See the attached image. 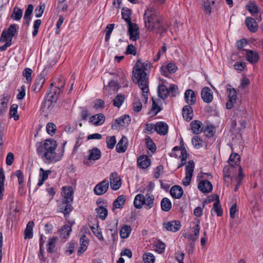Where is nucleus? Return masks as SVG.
Returning a JSON list of instances; mask_svg holds the SVG:
<instances>
[{"label": "nucleus", "instance_id": "1", "mask_svg": "<svg viewBox=\"0 0 263 263\" xmlns=\"http://www.w3.org/2000/svg\"><path fill=\"white\" fill-rule=\"evenodd\" d=\"M151 67V63L148 61L142 62L141 60H137L133 71V81L138 84L142 90L143 97L147 101L148 99V77L145 71Z\"/></svg>", "mask_w": 263, "mask_h": 263}, {"label": "nucleus", "instance_id": "2", "mask_svg": "<svg viewBox=\"0 0 263 263\" xmlns=\"http://www.w3.org/2000/svg\"><path fill=\"white\" fill-rule=\"evenodd\" d=\"M145 27L152 30L155 29L159 32L165 30V27L161 21L159 13L156 8L149 7L145 10L143 15Z\"/></svg>", "mask_w": 263, "mask_h": 263}, {"label": "nucleus", "instance_id": "3", "mask_svg": "<svg viewBox=\"0 0 263 263\" xmlns=\"http://www.w3.org/2000/svg\"><path fill=\"white\" fill-rule=\"evenodd\" d=\"M36 152L43 161L51 163L56 161L55 149L57 147L56 142L51 140H46L44 143H40Z\"/></svg>", "mask_w": 263, "mask_h": 263}, {"label": "nucleus", "instance_id": "4", "mask_svg": "<svg viewBox=\"0 0 263 263\" xmlns=\"http://www.w3.org/2000/svg\"><path fill=\"white\" fill-rule=\"evenodd\" d=\"M73 194L71 187H63V198L59 203L58 208L60 212L63 213L65 216L69 215L73 209L71 205L73 201Z\"/></svg>", "mask_w": 263, "mask_h": 263}, {"label": "nucleus", "instance_id": "5", "mask_svg": "<svg viewBox=\"0 0 263 263\" xmlns=\"http://www.w3.org/2000/svg\"><path fill=\"white\" fill-rule=\"evenodd\" d=\"M64 85V83H62L61 85L59 84L57 87L50 88L47 94L48 100H46L42 104V108L43 111L48 112L50 108L52 107V102L58 99L59 95L62 91Z\"/></svg>", "mask_w": 263, "mask_h": 263}, {"label": "nucleus", "instance_id": "6", "mask_svg": "<svg viewBox=\"0 0 263 263\" xmlns=\"http://www.w3.org/2000/svg\"><path fill=\"white\" fill-rule=\"evenodd\" d=\"M195 163L193 160L188 161L187 164L185 166V177L182 180L183 184L187 186L191 182L193 175Z\"/></svg>", "mask_w": 263, "mask_h": 263}, {"label": "nucleus", "instance_id": "7", "mask_svg": "<svg viewBox=\"0 0 263 263\" xmlns=\"http://www.w3.org/2000/svg\"><path fill=\"white\" fill-rule=\"evenodd\" d=\"M46 73L43 71L41 74L38 76L34 81V83L32 86V90L35 92H39L42 89L45 81Z\"/></svg>", "mask_w": 263, "mask_h": 263}, {"label": "nucleus", "instance_id": "8", "mask_svg": "<svg viewBox=\"0 0 263 263\" xmlns=\"http://www.w3.org/2000/svg\"><path fill=\"white\" fill-rule=\"evenodd\" d=\"M108 187V181L107 180H104L95 186L93 191L96 195H102L107 192Z\"/></svg>", "mask_w": 263, "mask_h": 263}, {"label": "nucleus", "instance_id": "9", "mask_svg": "<svg viewBox=\"0 0 263 263\" xmlns=\"http://www.w3.org/2000/svg\"><path fill=\"white\" fill-rule=\"evenodd\" d=\"M110 184L111 188L115 191L118 190L121 187V180L116 172H113L110 174Z\"/></svg>", "mask_w": 263, "mask_h": 263}, {"label": "nucleus", "instance_id": "10", "mask_svg": "<svg viewBox=\"0 0 263 263\" xmlns=\"http://www.w3.org/2000/svg\"><path fill=\"white\" fill-rule=\"evenodd\" d=\"M128 25L129 39L135 41L139 37L138 32L139 27L136 24L133 23L128 24Z\"/></svg>", "mask_w": 263, "mask_h": 263}, {"label": "nucleus", "instance_id": "11", "mask_svg": "<svg viewBox=\"0 0 263 263\" xmlns=\"http://www.w3.org/2000/svg\"><path fill=\"white\" fill-rule=\"evenodd\" d=\"M101 157V152L100 150L97 148L94 147L89 151V155L88 156V160L84 161V163L86 165H89L88 161H96L99 159Z\"/></svg>", "mask_w": 263, "mask_h": 263}, {"label": "nucleus", "instance_id": "12", "mask_svg": "<svg viewBox=\"0 0 263 263\" xmlns=\"http://www.w3.org/2000/svg\"><path fill=\"white\" fill-rule=\"evenodd\" d=\"M244 50L246 52V59L250 63L255 64L258 62L259 60V55L257 51L248 49Z\"/></svg>", "mask_w": 263, "mask_h": 263}, {"label": "nucleus", "instance_id": "13", "mask_svg": "<svg viewBox=\"0 0 263 263\" xmlns=\"http://www.w3.org/2000/svg\"><path fill=\"white\" fill-rule=\"evenodd\" d=\"M201 96L202 100L205 103H210L213 101V92L208 87H205L202 89Z\"/></svg>", "mask_w": 263, "mask_h": 263}, {"label": "nucleus", "instance_id": "14", "mask_svg": "<svg viewBox=\"0 0 263 263\" xmlns=\"http://www.w3.org/2000/svg\"><path fill=\"white\" fill-rule=\"evenodd\" d=\"M9 99L10 96L7 94H3L0 97V116L6 112Z\"/></svg>", "mask_w": 263, "mask_h": 263}, {"label": "nucleus", "instance_id": "15", "mask_svg": "<svg viewBox=\"0 0 263 263\" xmlns=\"http://www.w3.org/2000/svg\"><path fill=\"white\" fill-rule=\"evenodd\" d=\"M105 120V117L103 114H98L90 117L89 122L95 126H99L103 124Z\"/></svg>", "mask_w": 263, "mask_h": 263}, {"label": "nucleus", "instance_id": "16", "mask_svg": "<svg viewBox=\"0 0 263 263\" xmlns=\"http://www.w3.org/2000/svg\"><path fill=\"white\" fill-rule=\"evenodd\" d=\"M138 166L142 169L148 167L151 164V160L146 155H141L137 159Z\"/></svg>", "mask_w": 263, "mask_h": 263}, {"label": "nucleus", "instance_id": "17", "mask_svg": "<svg viewBox=\"0 0 263 263\" xmlns=\"http://www.w3.org/2000/svg\"><path fill=\"white\" fill-rule=\"evenodd\" d=\"M165 228L169 231L176 232L178 231L181 227L180 222L179 221L175 220L167 222L164 223Z\"/></svg>", "mask_w": 263, "mask_h": 263}, {"label": "nucleus", "instance_id": "18", "mask_svg": "<svg viewBox=\"0 0 263 263\" xmlns=\"http://www.w3.org/2000/svg\"><path fill=\"white\" fill-rule=\"evenodd\" d=\"M155 130L159 135H165L167 133L168 125L163 122H158L155 125Z\"/></svg>", "mask_w": 263, "mask_h": 263}, {"label": "nucleus", "instance_id": "19", "mask_svg": "<svg viewBox=\"0 0 263 263\" xmlns=\"http://www.w3.org/2000/svg\"><path fill=\"white\" fill-rule=\"evenodd\" d=\"M198 188L202 193H209L212 191L213 186L209 181L203 180L199 183Z\"/></svg>", "mask_w": 263, "mask_h": 263}, {"label": "nucleus", "instance_id": "20", "mask_svg": "<svg viewBox=\"0 0 263 263\" xmlns=\"http://www.w3.org/2000/svg\"><path fill=\"white\" fill-rule=\"evenodd\" d=\"M128 147V140L125 136H123L116 146L117 153H121L126 151Z\"/></svg>", "mask_w": 263, "mask_h": 263}, {"label": "nucleus", "instance_id": "21", "mask_svg": "<svg viewBox=\"0 0 263 263\" xmlns=\"http://www.w3.org/2000/svg\"><path fill=\"white\" fill-rule=\"evenodd\" d=\"M184 99L188 104L193 105L196 102V96L194 92L190 89H187L184 93Z\"/></svg>", "mask_w": 263, "mask_h": 263}, {"label": "nucleus", "instance_id": "22", "mask_svg": "<svg viewBox=\"0 0 263 263\" xmlns=\"http://www.w3.org/2000/svg\"><path fill=\"white\" fill-rule=\"evenodd\" d=\"M246 24L248 29L252 32H255L258 29V25L255 18L251 17H246Z\"/></svg>", "mask_w": 263, "mask_h": 263}, {"label": "nucleus", "instance_id": "23", "mask_svg": "<svg viewBox=\"0 0 263 263\" xmlns=\"http://www.w3.org/2000/svg\"><path fill=\"white\" fill-rule=\"evenodd\" d=\"M183 194V189L178 185H174L170 190V194L174 198L179 199L181 197Z\"/></svg>", "mask_w": 263, "mask_h": 263}, {"label": "nucleus", "instance_id": "24", "mask_svg": "<svg viewBox=\"0 0 263 263\" xmlns=\"http://www.w3.org/2000/svg\"><path fill=\"white\" fill-rule=\"evenodd\" d=\"M51 173V171L50 170L45 171L43 168H40L37 185L39 186H41L44 183V181L48 178L49 175Z\"/></svg>", "mask_w": 263, "mask_h": 263}, {"label": "nucleus", "instance_id": "25", "mask_svg": "<svg viewBox=\"0 0 263 263\" xmlns=\"http://www.w3.org/2000/svg\"><path fill=\"white\" fill-rule=\"evenodd\" d=\"M88 239L85 235H82L80 238V247L78 250V254L79 255L83 253L87 248Z\"/></svg>", "mask_w": 263, "mask_h": 263}, {"label": "nucleus", "instance_id": "26", "mask_svg": "<svg viewBox=\"0 0 263 263\" xmlns=\"http://www.w3.org/2000/svg\"><path fill=\"white\" fill-rule=\"evenodd\" d=\"M145 201V198L142 194L137 195L134 199V204L136 209H141Z\"/></svg>", "mask_w": 263, "mask_h": 263}, {"label": "nucleus", "instance_id": "27", "mask_svg": "<svg viewBox=\"0 0 263 263\" xmlns=\"http://www.w3.org/2000/svg\"><path fill=\"white\" fill-rule=\"evenodd\" d=\"M130 122V118L128 115H124L120 118L117 119L115 120V123L119 126L123 127L127 126Z\"/></svg>", "mask_w": 263, "mask_h": 263}, {"label": "nucleus", "instance_id": "28", "mask_svg": "<svg viewBox=\"0 0 263 263\" xmlns=\"http://www.w3.org/2000/svg\"><path fill=\"white\" fill-rule=\"evenodd\" d=\"M182 116L186 121H190L193 118V110L190 105H186L182 108Z\"/></svg>", "mask_w": 263, "mask_h": 263}, {"label": "nucleus", "instance_id": "29", "mask_svg": "<svg viewBox=\"0 0 263 263\" xmlns=\"http://www.w3.org/2000/svg\"><path fill=\"white\" fill-rule=\"evenodd\" d=\"M166 70H167L168 72H170V73H173L176 71V70H177V67L176 65L173 63H168L166 67H161V73L165 76H166L167 74Z\"/></svg>", "mask_w": 263, "mask_h": 263}, {"label": "nucleus", "instance_id": "30", "mask_svg": "<svg viewBox=\"0 0 263 263\" xmlns=\"http://www.w3.org/2000/svg\"><path fill=\"white\" fill-rule=\"evenodd\" d=\"M240 157L236 153H232L229 158L228 162L230 166L234 167L239 164Z\"/></svg>", "mask_w": 263, "mask_h": 263}, {"label": "nucleus", "instance_id": "31", "mask_svg": "<svg viewBox=\"0 0 263 263\" xmlns=\"http://www.w3.org/2000/svg\"><path fill=\"white\" fill-rule=\"evenodd\" d=\"M202 124L200 121L198 120L193 121L191 123V129L193 133L196 134L200 133L202 131Z\"/></svg>", "mask_w": 263, "mask_h": 263}, {"label": "nucleus", "instance_id": "32", "mask_svg": "<svg viewBox=\"0 0 263 263\" xmlns=\"http://www.w3.org/2000/svg\"><path fill=\"white\" fill-rule=\"evenodd\" d=\"M57 240V237L53 236L50 238L47 243V251L49 253L54 252V249L55 247V243Z\"/></svg>", "mask_w": 263, "mask_h": 263}, {"label": "nucleus", "instance_id": "33", "mask_svg": "<svg viewBox=\"0 0 263 263\" xmlns=\"http://www.w3.org/2000/svg\"><path fill=\"white\" fill-rule=\"evenodd\" d=\"M126 201L125 196L123 195L119 196L113 203L114 207L117 209H122Z\"/></svg>", "mask_w": 263, "mask_h": 263}, {"label": "nucleus", "instance_id": "34", "mask_svg": "<svg viewBox=\"0 0 263 263\" xmlns=\"http://www.w3.org/2000/svg\"><path fill=\"white\" fill-rule=\"evenodd\" d=\"M159 97L163 100L165 99L168 94V88L164 85H159L158 88Z\"/></svg>", "mask_w": 263, "mask_h": 263}, {"label": "nucleus", "instance_id": "35", "mask_svg": "<svg viewBox=\"0 0 263 263\" xmlns=\"http://www.w3.org/2000/svg\"><path fill=\"white\" fill-rule=\"evenodd\" d=\"M162 210L165 212L169 211L172 208V202L167 198H163L161 201Z\"/></svg>", "mask_w": 263, "mask_h": 263}, {"label": "nucleus", "instance_id": "36", "mask_svg": "<svg viewBox=\"0 0 263 263\" xmlns=\"http://www.w3.org/2000/svg\"><path fill=\"white\" fill-rule=\"evenodd\" d=\"M23 15V10L17 7H14L12 13L11 15L12 19L15 21L21 20Z\"/></svg>", "mask_w": 263, "mask_h": 263}, {"label": "nucleus", "instance_id": "37", "mask_svg": "<svg viewBox=\"0 0 263 263\" xmlns=\"http://www.w3.org/2000/svg\"><path fill=\"white\" fill-rule=\"evenodd\" d=\"M132 229L129 226L124 225L120 230V234L122 238H127L130 234Z\"/></svg>", "mask_w": 263, "mask_h": 263}, {"label": "nucleus", "instance_id": "38", "mask_svg": "<svg viewBox=\"0 0 263 263\" xmlns=\"http://www.w3.org/2000/svg\"><path fill=\"white\" fill-rule=\"evenodd\" d=\"M131 15V11L127 8H123L122 9V18L129 24L132 23L130 16Z\"/></svg>", "mask_w": 263, "mask_h": 263}, {"label": "nucleus", "instance_id": "39", "mask_svg": "<svg viewBox=\"0 0 263 263\" xmlns=\"http://www.w3.org/2000/svg\"><path fill=\"white\" fill-rule=\"evenodd\" d=\"M230 84L227 85V92L228 93V98L231 101H235L236 99V91L233 88H231Z\"/></svg>", "mask_w": 263, "mask_h": 263}, {"label": "nucleus", "instance_id": "40", "mask_svg": "<svg viewBox=\"0 0 263 263\" xmlns=\"http://www.w3.org/2000/svg\"><path fill=\"white\" fill-rule=\"evenodd\" d=\"M145 198V201L144 205L145 208L146 209H150L153 206L154 197L153 195H146Z\"/></svg>", "mask_w": 263, "mask_h": 263}, {"label": "nucleus", "instance_id": "41", "mask_svg": "<svg viewBox=\"0 0 263 263\" xmlns=\"http://www.w3.org/2000/svg\"><path fill=\"white\" fill-rule=\"evenodd\" d=\"M125 97L122 94L118 95L113 100V105L119 108L124 101Z\"/></svg>", "mask_w": 263, "mask_h": 263}, {"label": "nucleus", "instance_id": "42", "mask_svg": "<svg viewBox=\"0 0 263 263\" xmlns=\"http://www.w3.org/2000/svg\"><path fill=\"white\" fill-rule=\"evenodd\" d=\"M71 231V228L70 226L68 225H64L60 230V233L61 237L64 238H66L69 235Z\"/></svg>", "mask_w": 263, "mask_h": 263}, {"label": "nucleus", "instance_id": "43", "mask_svg": "<svg viewBox=\"0 0 263 263\" xmlns=\"http://www.w3.org/2000/svg\"><path fill=\"white\" fill-rule=\"evenodd\" d=\"M97 216L101 220H105L107 216L108 211L106 208H97L96 209Z\"/></svg>", "mask_w": 263, "mask_h": 263}, {"label": "nucleus", "instance_id": "44", "mask_svg": "<svg viewBox=\"0 0 263 263\" xmlns=\"http://www.w3.org/2000/svg\"><path fill=\"white\" fill-rule=\"evenodd\" d=\"M145 142L146 144L147 148L149 151H151L152 153L156 151V146L152 139L149 136H146L145 138Z\"/></svg>", "mask_w": 263, "mask_h": 263}, {"label": "nucleus", "instance_id": "45", "mask_svg": "<svg viewBox=\"0 0 263 263\" xmlns=\"http://www.w3.org/2000/svg\"><path fill=\"white\" fill-rule=\"evenodd\" d=\"M187 153L185 148H183L181 149V155L179 156L181 159V163L178 166V168L183 166L186 162L187 159Z\"/></svg>", "mask_w": 263, "mask_h": 263}, {"label": "nucleus", "instance_id": "46", "mask_svg": "<svg viewBox=\"0 0 263 263\" xmlns=\"http://www.w3.org/2000/svg\"><path fill=\"white\" fill-rule=\"evenodd\" d=\"M17 105L14 104L12 105L10 109V116L11 117H13L15 121L17 120L19 118V116L17 115Z\"/></svg>", "mask_w": 263, "mask_h": 263}, {"label": "nucleus", "instance_id": "47", "mask_svg": "<svg viewBox=\"0 0 263 263\" xmlns=\"http://www.w3.org/2000/svg\"><path fill=\"white\" fill-rule=\"evenodd\" d=\"M192 142L194 146L196 148H200L202 146V140L199 136H194L192 138Z\"/></svg>", "mask_w": 263, "mask_h": 263}, {"label": "nucleus", "instance_id": "48", "mask_svg": "<svg viewBox=\"0 0 263 263\" xmlns=\"http://www.w3.org/2000/svg\"><path fill=\"white\" fill-rule=\"evenodd\" d=\"M116 143V137L115 136L107 137L106 138L107 146L109 149H113Z\"/></svg>", "mask_w": 263, "mask_h": 263}, {"label": "nucleus", "instance_id": "49", "mask_svg": "<svg viewBox=\"0 0 263 263\" xmlns=\"http://www.w3.org/2000/svg\"><path fill=\"white\" fill-rule=\"evenodd\" d=\"M91 229L95 234V235L100 240H103V237L102 235L101 229L99 227L98 225L97 226V227L95 228L94 227H91Z\"/></svg>", "mask_w": 263, "mask_h": 263}, {"label": "nucleus", "instance_id": "50", "mask_svg": "<svg viewBox=\"0 0 263 263\" xmlns=\"http://www.w3.org/2000/svg\"><path fill=\"white\" fill-rule=\"evenodd\" d=\"M248 10L252 14L254 15L255 13L258 12V8L257 5L252 2H250L247 5Z\"/></svg>", "mask_w": 263, "mask_h": 263}, {"label": "nucleus", "instance_id": "51", "mask_svg": "<svg viewBox=\"0 0 263 263\" xmlns=\"http://www.w3.org/2000/svg\"><path fill=\"white\" fill-rule=\"evenodd\" d=\"M142 103L138 98H135L133 103V108L135 112H139L142 109Z\"/></svg>", "mask_w": 263, "mask_h": 263}, {"label": "nucleus", "instance_id": "52", "mask_svg": "<svg viewBox=\"0 0 263 263\" xmlns=\"http://www.w3.org/2000/svg\"><path fill=\"white\" fill-rule=\"evenodd\" d=\"M153 103L152 105V112H154V115H156L160 110V108L158 106L159 100H155L152 98Z\"/></svg>", "mask_w": 263, "mask_h": 263}, {"label": "nucleus", "instance_id": "53", "mask_svg": "<svg viewBox=\"0 0 263 263\" xmlns=\"http://www.w3.org/2000/svg\"><path fill=\"white\" fill-rule=\"evenodd\" d=\"M143 260L145 263H154L155 257L151 253H145L143 255Z\"/></svg>", "mask_w": 263, "mask_h": 263}, {"label": "nucleus", "instance_id": "54", "mask_svg": "<svg viewBox=\"0 0 263 263\" xmlns=\"http://www.w3.org/2000/svg\"><path fill=\"white\" fill-rule=\"evenodd\" d=\"M32 73V70L31 68H27L23 71V76L26 78L27 82L29 83L32 80L31 74Z\"/></svg>", "mask_w": 263, "mask_h": 263}, {"label": "nucleus", "instance_id": "55", "mask_svg": "<svg viewBox=\"0 0 263 263\" xmlns=\"http://www.w3.org/2000/svg\"><path fill=\"white\" fill-rule=\"evenodd\" d=\"M213 209L216 212L218 216H221L222 215V210L219 200H217L214 203Z\"/></svg>", "mask_w": 263, "mask_h": 263}, {"label": "nucleus", "instance_id": "56", "mask_svg": "<svg viewBox=\"0 0 263 263\" xmlns=\"http://www.w3.org/2000/svg\"><path fill=\"white\" fill-rule=\"evenodd\" d=\"M165 248V244L160 241L156 242L155 245V250L159 253H161L164 252Z\"/></svg>", "mask_w": 263, "mask_h": 263}, {"label": "nucleus", "instance_id": "57", "mask_svg": "<svg viewBox=\"0 0 263 263\" xmlns=\"http://www.w3.org/2000/svg\"><path fill=\"white\" fill-rule=\"evenodd\" d=\"M45 5H40L35 9L34 13L36 17H40L44 12Z\"/></svg>", "mask_w": 263, "mask_h": 263}, {"label": "nucleus", "instance_id": "58", "mask_svg": "<svg viewBox=\"0 0 263 263\" xmlns=\"http://www.w3.org/2000/svg\"><path fill=\"white\" fill-rule=\"evenodd\" d=\"M17 25L16 24L11 25L8 29L4 30L9 34L10 37H13L16 32Z\"/></svg>", "mask_w": 263, "mask_h": 263}, {"label": "nucleus", "instance_id": "59", "mask_svg": "<svg viewBox=\"0 0 263 263\" xmlns=\"http://www.w3.org/2000/svg\"><path fill=\"white\" fill-rule=\"evenodd\" d=\"M56 130V126L53 123H48L46 125V131L48 134L52 135Z\"/></svg>", "mask_w": 263, "mask_h": 263}, {"label": "nucleus", "instance_id": "60", "mask_svg": "<svg viewBox=\"0 0 263 263\" xmlns=\"http://www.w3.org/2000/svg\"><path fill=\"white\" fill-rule=\"evenodd\" d=\"M12 37H10V36L8 34L6 31L4 30L2 33L0 41L2 42H10L11 43Z\"/></svg>", "mask_w": 263, "mask_h": 263}, {"label": "nucleus", "instance_id": "61", "mask_svg": "<svg viewBox=\"0 0 263 263\" xmlns=\"http://www.w3.org/2000/svg\"><path fill=\"white\" fill-rule=\"evenodd\" d=\"M18 93L17 95L16 98L18 100L23 99L26 95V87L23 85L20 89H18Z\"/></svg>", "mask_w": 263, "mask_h": 263}, {"label": "nucleus", "instance_id": "62", "mask_svg": "<svg viewBox=\"0 0 263 263\" xmlns=\"http://www.w3.org/2000/svg\"><path fill=\"white\" fill-rule=\"evenodd\" d=\"M41 20H36V21H34V24H33V29H34V30L32 32V35L33 36H36L37 33H38V30H39V28L41 24Z\"/></svg>", "mask_w": 263, "mask_h": 263}, {"label": "nucleus", "instance_id": "63", "mask_svg": "<svg viewBox=\"0 0 263 263\" xmlns=\"http://www.w3.org/2000/svg\"><path fill=\"white\" fill-rule=\"evenodd\" d=\"M203 9L206 13L209 15L211 13L212 10L210 6V3L208 0H205L204 1L203 4Z\"/></svg>", "mask_w": 263, "mask_h": 263}, {"label": "nucleus", "instance_id": "64", "mask_svg": "<svg viewBox=\"0 0 263 263\" xmlns=\"http://www.w3.org/2000/svg\"><path fill=\"white\" fill-rule=\"evenodd\" d=\"M15 175L17 176L20 185H23L24 182V175L21 170H17L15 172Z\"/></svg>", "mask_w": 263, "mask_h": 263}]
</instances>
